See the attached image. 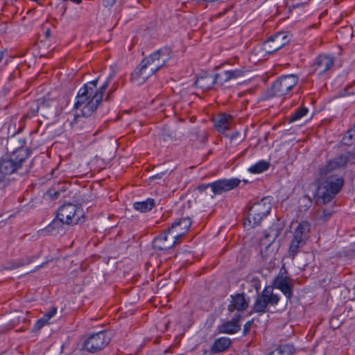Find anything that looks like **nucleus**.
Listing matches in <instances>:
<instances>
[{"label":"nucleus","mask_w":355,"mask_h":355,"mask_svg":"<svg viewBox=\"0 0 355 355\" xmlns=\"http://www.w3.org/2000/svg\"><path fill=\"white\" fill-rule=\"evenodd\" d=\"M17 139L15 135L10 139V144H15ZM19 146L10 152L6 153L4 157L0 158V183L4 182L7 176L12 174H22L24 167V173L29 172V166H26L28 158L32 154V149L25 147L26 140L24 139H18Z\"/></svg>","instance_id":"f257e3e1"},{"label":"nucleus","mask_w":355,"mask_h":355,"mask_svg":"<svg viewBox=\"0 0 355 355\" xmlns=\"http://www.w3.org/2000/svg\"><path fill=\"white\" fill-rule=\"evenodd\" d=\"M114 75V72L110 73L98 89L96 88L98 78L85 84L78 92L73 108L77 110L83 105L81 115L89 116L102 102L103 95Z\"/></svg>","instance_id":"f03ea898"},{"label":"nucleus","mask_w":355,"mask_h":355,"mask_svg":"<svg viewBox=\"0 0 355 355\" xmlns=\"http://www.w3.org/2000/svg\"><path fill=\"white\" fill-rule=\"evenodd\" d=\"M272 209V204L268 198H263L260 201L254 202L249 209L248 216L244 220L245 227H255L261 224Z\"/></svg>","instance_id":"7ed1b4c3"},{"label":"nucleus","mask_w":355,"mask_h":355,"mask_svg":"<svg viewBox=\"0 0 355 355\" xmlns=\"http://www.w3.org/2000/svg\"><path fill=\"white\" fill-rule=\"evenodd\" d=\"M298 80V76L295 74L283 75L277 78L268 90V96L271 98L287 94L297 85Z\"/></svg>","instance_id":"20e7f679"},{"label":"nucleus","mask_w":355,"mask_h":355,"mask_svg":"<svg viewBox=\"0 0 355 355\" xmlns=\"http://www.w3.org/2000/svg\"><path fill=\"white\" fill-rule=\"evenodd\" d=\"M83 209L75 205L68 203L59 207L57 211V218H61L66 225H76L85 221Z\"/></svg>","instance_id":"39448f33"},{"label":"nucleus","mask_w":355,"mask_h":355,"mask_svg":"<svg viewBox=\"0 0 355 355\" xmlns=\"http://www.w3.org/2000/svg\"><path fill=\"white\" fill-rule=\"evenodd\" d=\"M347 163L355 164V150L346 152L327 161L324 165L320 167L319 175L321 178L327 177L334 171L345 168Z\"/></svg>","instance_id":"423d86ee"},{"label":"nucleus","mask_w":355,"mask_h":355,"mask_svg":"<svg viewBox=\"0 0 355 355\" xmlns=\"http://www.w3.org/2000/svg\"><path fill=\"white\" fill-rule=\"evenodd\" d=\"M110 340V333L101 331L89 336L84 341L83 347L89 352L96 353L105 348Z\"/></svg>","instance_id":"0eeeda50"},{"label":"nucleus","mask_w":355,"mask_h":355,"mask_svg":"<svg viewBox=\"0 0 355 355\" xmlns=\"http://www.w3.org/2000/svg\"><path fill=\"white\" fill-rule=\"evenodd\" d=\"M172 53V49L170 47H162L144 58L141 60V66L143 68H146V64H149L150 62H153L157 64L156 68H154L153 70L160 69L171 59Z\"/></svg>","instance_id":"6e6552de"},{"label":"nucleus","mask_w":355,"mask_h":355,"mask_svg":"<svg viewBox=\"0 0 355 355\" xmlns=\"http://www.w3.org/2000/svg\"><path fill=\"white\" fill-rule=\"evenodd\" d=\"M192 221L189 216L175 220L167 229V233L178 243L191 227Z\"/></svg>","instance_id":"1a4fd4ad"},{"label":"nucleus","mask_w":355,"mask_h":355,"mask_svg":"<svg viewBox=\"0 0 355 355\" xmlns=\"http://www.w3.org/2000/svg\"><path fill=\"white\" fill-rule=\"evenodd\" d=\"M290 41L288 33L279 32L271 35L264 43L263 49L268 54L273 53L286 45Z\"/></svg>","instance_id":"9d476101"},{"label":"nucleus","mask_w":355,"mask_h":355,"mask_svg":"<svg viewBox=\"0 0 355 355\" xmlns=\"http://www.w3.org/2000/svg\"><path fill=\"white\" fill-rule=\"evenodd\" d=\"M230 298V304L227 306V311L230 316L233 313H241V312L245 311L249 306L250 298L246 297L245 293L231 295Z\"/></svg>","instance_id":"9b49d317"},{"label":"nucleus","mask_w":355,"mask_h":355,"mask_svg":"<svg viewBox=\"0 0 355 355\" xmlns=\"http://www.w3.org/2000/svg\"><path fill=\"white\" fill-rule=\"evenodd\" d=\"M272 286L280 290L286 297L288 301H291L293 297V290L294 284L291 277L279 273L273 280Z\"/></svg>","instance_id":"f8f14e48"},{"label":"nucleus","mask_w":355,"mask_h":355,"mask_svg":"<svg viewBox=\"0 0 355 355\" xmlns=\"http://www.w3.org/2000/svg\"><path fill=\"white\" fill-rule=\"evenodd\" d=\"M241 181L238 178L221 179L214 182L209 183L214 195H220L224 192L230 191L237 187Z\"/></svg>","instance_id":"ddd939ff"},{"label":"nucleus","mask_w":355,"mask_h":355,"mask_svg":"<svg viewBox=\"0 0 355 355\" xmlns=\"http://www.w3.org/2000/svg\"><path fill=\"white\" fill-rule=\"evenodd\" d=\"M156 64L150 62L146 64V68H143L141 62L131 73V80L136 82L138 85L144 83L148 78L156 73L159 69H154L156 68Z\"/></svg>","instance_id":"4468645a"},{"label":"nucleus","mask_w":355,"mask_h":355,"mask_svg":"<svg viewBox=\"0 0 355 355\" xmlns=\"http://www.w3.org/2000/svg\"><path fill=\"white\" fill-rule=\"evenodd\" d=\"M175 244H177V242L167 233V230H166L164 232L154 239L153 241V248L156 250L164 251L172 248Z\"/></svg>","instance_id":"2eb2a0df"},{"label":"nucleus","mask_w":355,"mask_h":355,"mask_svg":"<svg viewBox=\"0 0 355 355\" xmlns=\"http://www.w3.org/2000/svg\"><path fill=\"white\" fill-rule=\"evenodd\" d=\"M241 313L233 314L230 320L226 321L218 326V331L221 334H234L241 330L239 322Z\"/></svg>","instance_id":"dca6fc26"},{"label":"nucleus","mask_w":355,"mask_h":355,"mask_svg":"<svg viewBox=\"0 0 355 355\" xmlns=\"http://www.w3.org/2000/svg\"><path fill=\"white\" fill-rule=\"evenodd\" d=\"M41 114L44 118L49 119L58 114V103L56 99L40 98Z\"/></svg>","instance_id":"f3484780"},{"label":"nucleus","mask_w":355,"mask_h":355,"mask_svg":"<svg viewBox=\"0 0 355 355\" xmlns=\"http://www.w3.org/2000/svg\"><path fill=\"white\" fill-rule=\"evenodd\" d=\"M334 60L331 56L327 55H318L313 63L315 71L318 70L319 74H322L329 70L334 65Z\"/></svg>","instance_id":"a211bd4d"},{"label":"nucleus","mask_w":355,"mask_h":355,"mask_svg":"<svg viewBox=\"0 0 355 355\" xmlns=\"http://www.w3.org/2000/svg\"><path fill=\"white\" fill-rule=\"evenodd\" d=\"M344 184V180L336 175L327 176L324 185L333 194L336 195L341 189Z\"/></svg>","instance_id":"6ab92c4d"},{"label":"nucleus","mask_w":355,"mask_h":355,"mask_svg":"<svg viewBox=\"0 0 355 355\" xmlns=\"http://www.w3.org/2000/svg\"><path fill=\"white\" fill-rule=\"evenodd\" d=\"M214 85H215L214 75L207 73L198 77L194 83L196 87H199L203 91L212 89Z\"/></svg>","instance_id":"aec40b11"},{"label":"nucleus","mask_w":355,"mask_h":355,"mask_svg":"<svg viewBox=\"0 0 355 355\" xmlns=\"http://www.w3.org/2000/svg\"><path fill=\"white\" fill-rule=\"evenodd\" d=\"M232 345V340L227 337H220L214 340L210 347L211 354H219L225 352Z\"/></svg>","instance_id":"412c9836"},{"label":"nucleus","mask_w":355,"mask_h":355,"mask_svg":"<svg viewBox=\"0 0 355 355\" xmlns=\"http://www.w3.org/2000/svg\"><path fill=\"white\" fill-rule=\"evenodd\" d=\"M335 196L325 186L319 187L315 195V202L317 204L324 205L329 202Z\"/></svg>","instance_id":"4be33fe9"},{"label":"nucleus","mask_w":355,"mask_h":355,"mask_svg":"<svg viewBox=\"0 0 355 355\" xmlns=\"http://www.w3.org/2000/svg\"><path fill=\"white\" fill-rule=\"evenodd\" d=\"M311 230V225L307 220L302 221L295 229L293 237L304 240L306 242Z\"/></svg>","instance_id":"5701e85b"},{"label":"nucleus","mask_w":355,"mask_h":355,"mask_svg":"<svg viewBox=\"0 0 355 355\" xmlns=\"http://www.w3.org/2000/svg\"><path fill=\"white\" fill-rule=\"evenodd\" d=\"M265 297H266L265 293H263V292L261 295H257L252 307L251 313H257L259 315H261L268 311V305Z\"/></svg>","instance_id":"b1692460"},{"label":"nucleus","mask_w":355,"mask_h":355,"mask_svg":"<svg viewBox=\"0 0 355 355\" xmlns=\"http://www.w3.org/2000/svg\"><path fill=\"white\" fill-rule=\"evenodd\" d=\"M232 117L227 114H221L213 119L216 129L220 132H224L229 128Z\"/></svg>","instance_id":"393cba45"},{"label":"nucleus","mask_w":355,"mask_h":355,"mask_svg":"<svg viewBox=\"0 0 355 355\" xmlns=\"http://www.w3.org/2000/svg\"><path fill=\"white\" fill-rule=\"evenodd\" d=\"M37 258V256H33V257H23V258H21L19 259L12 260L10 262L8 263L7 265L3 267V269L6 270H15L18 268L30 264Z\"/></svg>","instance_id":"a878e982"},{"label":"nucleus","mask_w":355,"mask_h":355,"mask_svg":"<svg viewBox=\"0 0 355 355\" xmlns=\"http://www.w3.org/2000/svg\"><path fill=\"white\" fill-rule=\"evenodd\" d=\"M65 223L62 221L61 218H54L53 221L45 228V230L51 234H58L64 233V225Z\"/></svg>","instance_id":"bb28decb"},{"label":"nucleus","mask_w":355,"mask_h":355,"mask_svg":"<svg viewBox=\"0 0 355 355\" xmlns=\"http://www.w3.org/2000/svg\"><path fill=\"white\" fill-rule=\"evenodd\" d=\"M155 206L154 199L148 198L147 200L141 202H136L133 205V207L142 213H146L150 211Z\"/></svg>","instance_id":"cd10ccee"},{"label":"nucleus","mask_w":355,"mask_h":355,"mask_svg":"<svg viewBox=\"0 0 355 355\" xmlns=\"http://www.w3.org/2000/svg\"><path fill=\"white\" fill-rule=\"evenodd\" d=\"M306 241L299 239L293 237L289 246L288 254L289 256L293 259L296 256L299 252V249L302 248L305 244Z\"/></svg>","instance_id":"c85d7f7f"},{"label":"nucleus","mask_w":355,"mask_h":355,"mask_svg":"<svg viewBox=\"0 0 355 355\" xmlns=\"http://www.w3.org/2000/svg\"><path fill=\"white\" fill-rule=\"evenodd\" d=\"M294 352L293 345L284 344L280 345L277 349L270 352L268 355H293Z\"/></svg>","instance_id":"c756f323"},{"label":"nucleus","mask_w":355,"mask_h":355,"mask_svg":"<svg viewBox=\"0 0 355 355\" xmlns=\"http://www.w3.org/2000/svg\"><path fill=\"white\" fill-rule=\"evenodd\" d=\"M270 165V164L269 162L261 160L251 166L249 168V171L251 173H260L268 170Z\"/></svg>","instance_id":"7c9ffc66"},{"label":"nucleus","mask_w":355,"mask_h":355,"mask_svg":"<svg viewBox=\"0 0 355 355\" xmlns=\"http://www.w3.org/2000/svg\"><path fill=\"white\" fill-rule=\"evenodd\" d=\"M190 140L198 141L201 144H204L207 140V135L205 131L197 130L190 133Z\"/></svg>","instance_id":"2f4dec72"},{"label":"nucleus","mask_w":355,"mask_h":355,"mask_svg":"<svg viewBox=\"0 0 355 355\" xmlns=\"http://www.w3.org/2000/svg\"><path fill=\"white\" fill-rule=\"evenodd\" d=\"M308 112V108L304 106L300 107L293 114H292L289 118L288 119V123H293L296 121L304 116H305Z\"/></svg>","instance_id":"473e14b6"},{"label":"nucleus","mask_w":355,"mask_h":355,"mask_svg":"<svg viewBox=\"0 0 355 355\" xmlns=\"http://www.w3.org/2000/svg\"><path fill=\"white\" fill-rule=\"evenodd\" d=\"M262 292L263 293H265L266 296L265 298L268 302V305L275 306L279 303L280 297L277 294H275L272 292L270 293L267 288H266Z\"/></svg>","instance_id":"72a5a7b5"},{"label":"nucleus","mask_w":355,"mask_h":355,"mask_svg":"<svg viewBox=\"0 0 355 355\" xmlns=\"http://www.w3.org/2000/svg\"><path fill=\"white\" fill-rule=\"evenodd\" d=\"M214 78L215 80V84L218 85L220 86H223L226 83L230 81L227 71H223L220 73H215L214 75Z\"/></svg>","instance_id":"f704fd0d"},{"label":"nucleus","mask_w":355,"mask_h":355,"mask_svg":"<svg viewBox=\"0 0 355 355\" xmlns=\"http://www.w3.org/2000/svg\"><path fill=\"white\" fill-rule=\"evenodd\" d=\"M169 171L166 168L164 165L160 166L157 169L155 173L149 177V180L150 181H153L155 180L162 179L164 175L169 174Z\"/></svg>","instance_id":"c9c22d12"},{"label":"nucleus","mask_w":355,"mask_h":355,"mask_svg":"<svg viewBox=\"0 0 355 355\" xmlns=\"http://www.w3.org/2000/svg\"><path fill=\"white\" fill-rule=\"evenodd\" d=\"M63 191L62 187L60 184H58L56 186H53L51 188H50L47 191L46 194L51 198V199H57L59 198L60 195V191Z\"/></svg>","instance_id":"e433bc0d"},{"label":"nucleus","mask_w":355,"mask_h":355,"mask_svg":"<svg viewBox=\"0 0 355 355\" xmlns=\"http://www.w3.org/2000/svg\"><path fill=\"white\" fill-rule=\"evenodd\" d=\"M40 110L41 111V104L39 98L35 101H33L30 104V108L27 115L31 116H35L38 114Z\"/></svg>","instance_id":"4c0bfd02"},{"label":"nucleus","mask_w":355,"mask_h":355,"mask_svg":"<svg viewBox=\"0 0 355 355\" xmlns=\"http://www.w3.org/2000/svg\"><path fill=\"white\" fill-rule=\"evenodd\" d=\"M230 80L237 79L245 76V71L240 69L227 70Z\"/></svg>","instance_id":"58836bf2"},{"label":"nucleus","mask_w":355,"mask_h":355,"mask_svg":"<svg viewBox=\"0 0 355 355\" xmlns=\"http://www.w3.org/2000/svg\"><path fill=\"white\" fill-rule=\"evenodd\" d=\"M248 282L251 284L252 287L255 288L257 292H258L261 288V280L258 277L256 276H248Z\"/></svg>","instance_id":"ea45409f"},{"label":"nucleus","mask_w":355,"mask_h":355,"mask_svg":"<svg viewBox=\"0 0 355 355\" xmlns=\"http://www.w3.org/2000/svg\"><path fill=\"white\" fill-rule=\"evenodd\" d=\"M333 212V211L323 209L321 211H318V216L320 220L326 221L331 216Z\"/></svg>","instance_id":"a19ab883"},{"label":"nucleus","mask_w":355,"mask_h":355,"mask_svg":"<svg viewBox=\"0 0 355 355\" xmlns=\"http://www.w3.org/2000/svg\"><path fill=\"white\" fill-rule=\"evenodd\" d=\"M283 225H281V227H279L277 230L275 229L274 226L271 227L270 228V232L268 234H265V237L268 238L270 236H272V240L271 242H272L280 234V231L283 229Z\"/></svg>","instance_id":"79ce46f5"},{"label":"nucleus","mask_w":355,"mask_h":355,"mask_svg":"<svg viewBox=\"0 0 355 355\" xmlns=\"http://www.w3.org/2000/svg\"><path fill=\"white\" fill-rule=\"evenodd\" d=\"M6 141L8 142V140H6L5 138L0 137V158L4 157L6 153H8V148L6 146Z\"/></svg>","instance_id":"37998d69"},{"label":"nucleus","mask_w":355,"mask_h":355,"mask_svg":"<svg viewBox=\"0 0 355 355\" xmlns=\"http://www.w3.org/2000/svg\"><path fill=\"white\" fill-rule=\"evenodd\" d=\"M48 321L47 319L45 318V317H42V318H40V320H38L35 325H34V330L35 331H38L40 330L41 328H42L46 323H48Z\"/></svg>","instance_id":"c03bdc74"},{"label":"nucleus","mask_w":355,"mask_h":355,"mask_svg":"<svg viewBox=\"0 0 355 355\" xmlns=\"http://www.w3.org/2000/svg\"><path fill=\"white\" fill-rule=\"evenodd\" d=\"M57 313V307L52 306L51 310L44 315V317H45L47 320H49L52 317H53L55 313Z\"/></svg>","instance_id":"a18cd8bd"},{"label":"nucleus","mask_w":355,"mask_h":355,"mask_svg":"<svg viewBox=\"0 0 355 355\" xmlns=\"http://www.w3.org/2000/svg\"><path fill=\"white\" fill-rule=\"evenodd\" d=\"M252 324H253V320L248 321L244 324L243 330V336H246L249 333Z\"/></svg>","instance_id":"49530a36"},{"label":"nucleus","mask_w":355,"mask_h":355,"mask_svg":"<svg viewBox=\"0 0 355 355\" xmlns=\"http://www.w3.org/2000/svg\"><path fill=\"white\" fill-rule=\"evenodd\" d=\"M210 188V185L209 184H200L197 187V189L199 192L202 193L206 191L207 189Z\"/></svg>","instance_id":"de8ad7c7"},{"label":"nucleus","mask_w":355,"mask_h":355,"mask_svg":"<svg viewBox=\"0 0 355 355\" xmlns=\"http://www.w3.org/2000/svg\"><path fill=\"white\" fill-rule=\"evenodd\" d=\"M116 0H103V4L105 7L112 6Z\"/></svg>","instance_id":"09e8293b"},{"label":"nucleus","mask_w":355,"mask_h":355,"mask_svg":"<svg viewBox=\"0 0 355 355\" xmlns=\"http://www.w3.org/2000/svg\"><path fill=\"white\" fill-rule=\"evenodd\" d=\"M114 89H112V88H111V89L108 91V92H107V95H106V96H105V101H110V98H111V97H112V95L113 92H114Z\"/></svg>","instance_id":"8fccbe9b"},{"label":"nucleus","mask_w":355,"mask_h":355,"mask_svg":"<svg viewBox=\"0 0 355 355\" xmlns=\"http://www.w3.org/2000/svg\"><path fill=\"white\" fill-rule=\"evenodd\" d=\"M240 135H241V134L239 132H235L231 135L230 139L231 140H233V139L238 138Z\"/></svg>","instance_id":"3c124183"},{"label":"nucleus","mask_w":355,"mask_h":355,"mask_svg":"<svg viewBox=\"0 0 355 355\" xmlns=\"http://www.w3.org/2000/svg\"><path fill=\"white\" fill-rule=\"evenodd\" d=\"M351 87V86H347L345 89V92L343 94V95H350V94H355V93L354 92H349L348 90L349 89V88Z\"/></svg>","instance_id":"603ef678"},{"label":"nucleus","mask_w":355,"mask_h":355,"mask_svg":"<svg viewBox=\"0 0 355 355\" xmlns=\"http://www.w3.org/2000/svg\"><path fill=\"white\" fill-rule=\"evenodd\" d=\"M44 35H45V37L47 39L50 37V35H51V31L50 29H46L45 33H44Z\"/></svg>","instance_id":"864d4df0"},{"label":"nucleus","mask_w":355,"mask_h":355,"mask_svg":"<svg viewBox=\"0 0 355 355\" xmlns=\"http://www.w3.org/2000/svg\"><path fill=\"white\" fill-rule=\"evenodd\" d=\"M46 262H44V263H42L41 265H40V266H37V267L35 268V269L33 271H36V270H40V268H42V267L46 264Z\"/></svg>","instance_id":"5fc2aeb1"},{"label":"nucleus","mask_w":355,"mask_h":355,"mask_svg":"<svg viewBox=\"0 0 355 355\" xmlns=\"http://www.w3.org/2000/svg\"><path fill=\"white\" fill-rule=\"evenodd\" d=\"M3 55H4V51H0V62L3 60Z\"/></svg>","instance_id":"6e6d98bb"}]
</instances>
